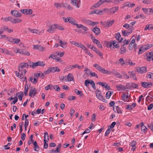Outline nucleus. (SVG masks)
I'll return each mask as SVG.
<instances>
[{
  "instance_id": "c03bdc74",
  "label": "nucleus",
  "mask_w": 153,
  "mask_h": 153,
  "mask_svg": "<svg viewBox=\"0 0 153 153\" xmlns=\"http://www.w3.org/2000/svg\"><path fill=\"white\" fill-rule=\"evenodd\" d=\"M49 140H46V139H44V143L43 147L44 148L46 149L48 148V144L47 142H48L49 141Z\"/></svg>"
},
{
  "instance_id": "6e6d98bb",
  "label": "nucleus",
  "mask_w": 153,
  "mask_h": 153,
  "mask_svg": "<svg viewBox=\"0 0 153 153\" xmlns=\"http://www.w3.org/2000/svg\"><path fill=\"white\" fill-rule=\"evenodd\" d=\"M51 72V67H50L47 70L44 72V74H49Z\"/></svg>"
},
{
  "instance_id": "393cba45",
  "label": "nucleus",
  "mask_w": 153,
  "mask_h": 153,
  "mask_svg": "<svg viewBox=\"0 0 153 153\" xmlns=\"http://www.w3.org/2000/svg\"><path fill=\"white\" fill-rule=\"evenodd\" d=\"M51 72L52 73H54L56 71L58 72L60 71L58 67H51Z\"/></svg>"
},
{
  "instance_id": "aec40b11",
  "label": "nucleus",
  "mask_w": 153,
  "mask_h": 153,
  "mask_svg": "<svg viewBox=\"0 0 153 153\" xmlns=\"http://www.w3.org/2000/svg\"><path fill=\"white\" fill-rule=\"evenodd\" d=\"M128 96L127 95L125 94H123L121 95L122 100L125 102H127L128 101Z\"/></svg>"
},
{
  "instance_id": "c9c22d12",
  "label": "nucleus",
  "mask_w": 153,
  "mask_h": 153,
  "mask_svg": "<svg viewBox=\"0 0 153 153\" xmlns=\"http://www.w3.org/2000/svg\"><path fill=\"white\" fill-rule=\"evenodd\" d=\"M102 4V3L101 0H100L97 3L94 4V5L93 6H92L91 8L92 7H98L101 5Z\"/></svg>"
},
{
  "instance_id": "dca6fc26",
  "label": "nucleus",
  "mask_w": 153,
  "mask_h": 153,
  "mask_svg": "<svg viewBox=\"0 0 153 153\" xmlns=\"http://www.w3.org/2000/svg\"><path fill=\"white\" fill-rule=\"evenodd\" d=\"M92 31L97 35H99L100 33V29L98 27H94Z\"/></svg>"
},
{
  "instance_id": "1a4fd4ad",
  "label": "nucleus",
  "mask_w": 153,
  "mask_h": 153,
  "mask_svg": "<svg viewBox=\"0 0 153 153\" xmlns=\"http://www.w3.org/2000/svg\"><path fill=\"white\" fill-rule=\"evenodd\" d=\"M114 22V20L109 21L108 20L106 22H105L104 23L103 25H105V27H108L111 26Z\"/></svg>"
},
{
  "instance_id": "603ef678",
  "label": "nucleus",
  "mask_w": 153,
  "mask_h": 153,
  "mask_svg": "<svg viewBox=\"0 0 153 153\" xmlns=\"http://www.w3.org/2000/svg\"><path fill=\"white\" fill-rule=\"evenodd\" d=\"M90 74L91 77H95L96 78H98V76L97 74L95 72H93L91 71L90 72Z\"/></svg>"
},
{
  "instance_id": "864d4df0",
  "label": "nucleus",
  "mask_w": 153,
  "mask_h": 153,
  "mask_svg": "<svg viewBox=\"0 0 153 153\" xmlns=\"http://www.w3.org/2000/svg\"><path fill=\"white\" fill-rule=\"evenodd\" d=\"M27 63H28V66H30L33 68H35V66H33L34 63L31 62H29Z\"/></svg>"
},
{
  "instance_id": "72a5a7b5",
  "label": "nucleus",
  "mask_w": 153,
  "mask_h": 153,
  "mask_svg": "<svg viewBox=\"0 0 153 153\" xmlns=\"http://www.w3.org/2000/svg\"><path fill=\"white\" fill-rule=\"evenodd\" d=\"M74 91L76 94L80 96H82L83 95V92L82 91H79L77 89H75L74 90Z\"/></svg>"
},
{
  "instance_id": "6ab92c4d",
  "label": "nucleus",
  "mask_w": 153,
  "mask_h": 153,
  "mask_svg": "<svg viewBox=\"0 0 153 153\" xmlns=\"http://www.w3.org/2000/svg\"><path fill=\"white\" fill-rule=\"evenodd\" d=\"M116 38L118 41L119 42H122V40L123 39L121 37V35L120 33H117L116 34Z\"/></svg>"
},
{
  "instance_id": "9b49d317",
  "label": "nucleus",
  "mask_w": 153,
  "mask_h": 153,
  "mask_svg": "<svg viewBox=\"0 0 153 153\" xmlns=\"http://www.w3.org/2000/svg\"><path fill=\"white\" fill-rule=\"evenodd\" d=\"M67 79H65V80L66 82H69L73 80L74 79V76L72 74L69 73L66 76Z\"/></svg>"
},
{
  "instance_id": "f704fd0d",
  "label": "nucleus",
  "mask_w": 153,
  "mask_h": 153,
  "mask_svg": "<svg viewBox=\"0 0 153 153\" xmlns=\"http://www.w3.org/2000/svg\"><path fill=\"white\" fill-rule=\"evenodd\" d=\"M153 29V25H146L144 29V30H152Z\"/></svg>"
},
{
  "instance_id": "bb28decb",
  "label": "nucleus",
  "mask_w": 153,
  "mask_h": 153,
  "mask_svg": "<svg viewBox=\"0 0 153 153\" xmlns=\"http://www.w3.org/2000/svg\"><path fill=\"white\" fill-rule=\"evenodd\" d=\"M35 76L36 77V78L37 77V79L38 78V77H39L40 78L43 79L44 77L45 76V75L44 74H43L42 73H37L36 74H34Z\"/></svg>"
},
{
  "instance_id": "c756f323",
  "label": "nucleus",
  "mask_w": 153,
  "mask_h": 153,
  "mask_svg": "<svg viewBox=\"0 0 153 153\" xmlns=\"http://www.w3.org/2000/svg\"><path fill=\"white\" fill-rule=\"evenodd\" d=\"M6 22L10 20L11 22L13 24H16L21 22L22 20H5Z\"/></svg>"
},
{
  "instance_id": "774afa93",
  "label": "nucleus",
  "mask_w": 153,
  "mask_h": 153,
  "mask_svg": "<svg viewBox=\"0 0 153 153\" xmlns=\"http://www.w3.org/2000/svg\"><path fill=\"white\" fill-rule=\"evenodd\" d=\"M153 108V104L152 103L149 105L148 106V110H151Z\"/></svg>"
},
{
  "instance_id": "de8ad7c7",
  "label": "nucleus",
  "mask_w": 153,
  "mask_h": 153,
  "mask_svg": "<svg viewBox=\"0 0 153 153\" xmlns=\"http://www.w3.org/2000/svg\"><path fill=\"white\" fill-rule=\"evenodd\" d=\"M53 85L51 84H50L49 85H48L47 86H46L45 87V89L46 90H48V89H50L51 90H52L53 89Z\"/></svg>"
},
{
  "instance_id": "4d7b16f0",
  "label": "nucleus",
  "mask_w": 153,
  "mask_h": 153,
  "mask_svg": "<svg viewBox=\"0 0 153 153\" xmlns=\"http://www.w3.org/2000/svg\"><path fill=\"white\" fill-rule=\"evenodd\" d=\"M73 42L74 43L73 44L75 45L76 46L80 47L81 46V45H82V44L80 43H79L76 42Z\"/></svg>"
},
{
  "instance_id": "b1692460",
  "label": "nucleus",
  "mask_w": 153,
  "mask_h": 153,
  "mask_svg": "<svg viewBox=\"0 0 153 153\" xmlns=\"http://www.w3.org/2000/svg\"><path fill=\"white\" fill-rule=\"evenodd\" d=\"M153 46L152 44H147L144 45V51L150 48Z\"/></svg>"
},
{
  "instance_id": "cd10ccee",
  "label": "nucleus",
  "mask_w": 153,
  "mask_h": 153,
  "mask_svg": "<svg viewBox=\"0 0 153 153\" xmlns=\"http://www.w3.org/2000/svg\"><path fill=\"white\" fill-rule=\"evenodd\" d=\"M118 10V7H113L110 9L111 14H114Z\"/></svg>"
},
{
  "instance_id": "79ce46f5",
  "label": "nucleus",
  "mask_w": 153,
  "mask_h": 153,
  "mask_svg": "<svg viewBox=\"0 0 153 153\" xmlns=\"http://www.w3.org/2000/svg\"><path fill=\"white\" fill-rule=\"evenodd\" d=\"M112 93H113V91L111 92L110 91H108L106 93L105 96L106 99H109L110 98Z\"/></svg>"
},
{
  "instance_id": "4c0bfd02",
  "label": "nucleus",
  "mask_w": 153,
  "mask_h": 153,
  "mask_svg": "<svg viewBox=\"0 0 153 153\" xmlns=\"http://www.w3.org/2000/svg\"><path fill=\"white\" fill-rule=\"evenodd\" d=\"M136 69L137 70V72L140 74L143 73V67H142L140 68L138 67Z\"/></svg>"
},
{
  "instance_id": "e2e57ef3",
  "label": "nucleus",
  "mask_w": 153,
  "mask_h": 153,
  "mask_svg": "<svg viewBox=\"0 0 153 153\" xmlns=\"http://www.w3.org/2000/svg\"><path fill=\"white\" fill-rule=\"evenodd\" d=\"M26 137V135L25 133H22L21 136V139H22V140H24L25 139Z\"/></svg>"
},
{
  "instance_id": "13d9d810",
  "label": "nucleus",
  "mask_w": 153,
  "mask_h": 153,
  "mask_svg": "<svg viewBox=\"0 0 153 153\" xmlns=\"http://www.w3.org/2000/svg\"><path fill=\"white\" fill-rule=\"evenodd\" d=\"M123 27L126 29L130 28L131 29L132 27L131 25H129L128 24L126 23L125 24Z\"/></svg>"
},
{
  "instance_id": "f3484780",
  "label": "nucleus",
  "mask_w": 153,
  "mask_h": 153,
  "mask_svg": "<svg viewBox=\"0 0 153 153\" xmlns=\"http://www.w3.org/2000/svg\"><path fill=\"white\" fill-rule=\"evenodd\" d=\"M33 149L35 151L38 152L39 150V147L37 144L36 141L33 142Z\"/></svg>"
},
{
  "instance_id": "8fccbe9b",
  "label": "nucleus",
  "mask_w": 153,
  "mask_h": 153,
  "mask_svg": "<svg viewBox=\"0 0 153 153\" xmlns=\"http://www.w3.org/2000/svg\"><path fill=\"white\" fill-rule=\"evenodd\" d=\"M56 28L58 30H64V28L62 27V26H60L59 25L57 24H56Z\"/></svg>"
},
{
  "instance_id": "f03ea898",
  "label": "nucleus",
  "mask_w": 153,
  "mask_h": 153,
  "mask_svg": "<svg viewBox=\"0 0 153 153\" xmlns=\"http://www.w3.org/2000/svg\"><path fill=\"white\" fill-rule=\"evenodd\" d=\"M64 22H65L67 23L68 22H69L70 23H71L72 24L76 25V27L77 28H82L83 29V30L84 31H86L88 30L87 27L83 26V25H81V24H78L77 23V22L75 20H64Z\"/></svg>"
},
{
  "instance_id": "4468645a",
  "label": "nucleus",
  "mask_w": 153,
  "mask_h": 153,
  "mask_svg": "<svg viewBox=\"0 0 153 153\" xmlns=\"http://www.w3.org/2000/svg\"><path fill=\"white\" fill-rule=\"evenodd\" d=\"M113 110L115 112H117L119 114L122 113V111L121 108L119 106H114L113 107Z\"/></svg>"
},
{
  "instance_id": "4be33fe9",
  "label": "nucleus",
  "mask_w": 153,
  "mask_h": 153,
  "mask_svg": "<svg viewBox=\"0 0 153 153\" xmlns=\"http://www.w3.org/2000/svg\"><path fill=\"white\" fill-rule=\"evenodd\" d=\"M152 86V84L150 82H144V88H148Z\"/></svg>"
},
{
  "instance_id": "473e14b6",
  "label": "nucleus",
  "mask_w": 153,
  "mask_h": 153,
  "mask_svg": "<svg viewBox=\"0 0 153 153\" xmlns=\"http://www.w3.org/2000/svg\"><path fill=\"white\" fill-rule=\"evenodd\" d=\"M100 72L104 74H110L111 73V72L110 71H108V70H105L103 68H102L101 71H100Z\"/></svg>"
},
{
  "instance_id": "49530a36",
  "label": "nucleus",
  "mask_w": 153,
  "mask_h": 153,
  "mask_svg": "<svg viewBox=\"0 0 153 153\" xmlns=\"http://www.w3.org/2000/svg\"><path fill=\"white\" fill-rule=\"evenodd\" d=\"M76 68V66H75V65H69L67 66L66 68V69L67 70V71L70 70L71 69Z\"/></svg>"
},
{
  "instance_id": "a878e982",
  "label": "nucleus",
  "mask_w": 153,
  "mask_h": 153,
  "mask_svg": "<svg viewBox=\"0 0 153 153\" xmlns=\"http://www.w3.org/2000/svg\"><path fill=\"white\" fill-rule=\"evenodd\" d=\"M19 53L20 54L27 56H29L30 55V53L27 51L25 50L21 49Z\"/></svg>"
},
{
  "instance_id": "37998d69",
  "label": "nucleus",
  "mask_w": 153,
  "mask_h": 153,
  "mask_svg": "<svg viewBox=\"0 0 153 153\" xmlns=\"http://www.w3.org/2000/svg\"><path fill=\"white\" fill-rule=\"evenodd\" d=\"M52 89H53L54 90H55L56 91L58 92L60 90V88L58 85H57L53 86Z\"/></svg>"
},
{
  "instance_id": "5fc2aeb1",
  "label": "nucleus",
  "mask_w": 153,
  "mask_h": 153,
  "mask_svg": "<svg viewBox=\"0 0 153 153\" xmlns=\"http://www.w3.org/2000/svg\"><path fill=\"white\" fill-rule=\"evenodd\" d=\"M90 14H97L98 15L100 13L99 12V10H92L91 11L90 13Z\"/></svg>"
},
{
  "instance_id": "338daca9",
  "label": "nucleus",
  "mask_w": 153,
  "mask_h": 153,
  "mask_svg": "<svg viewBox=\"0 0 153 153\" xmlns=\"http://www.w3.org/2000/svg\"><path fill=\"white\" fill-rule=\"evenodd\" d=\"M80 48L83 49L85 53H86V51L88 50L86 49V48L85 46L83 45H81V46L80 47Z\"/></svg>"
},
{
  "instance_id": "2eb2a0df",
  "label": "nucleus",
  "mask_w": 153,
  "mask_h": 153,
  "mask_svg": "<svg viewBox=\"0 0 153 153\" xmlns=\"http://www.w3.org/2000/svg\"><path fill=\"white\" fill-rule=\"evenodd\" d=\"M45 65V64H44L43 62L39 61L34 63L33 66H35V68L38 66L44 67Z\"/></svg>"
},
{
  "instance_id": "412c9836",
  "label": "nucleus",
  "mask_w": 153,
  "mask_h": 153,
  "mask_svg": "<svg viewBox=\"0 0 153 153\" xmlns=\"http://www.w3.org/2000/svg\"><path fill=\"white\" fill-rule=\"evenodd\" d=\"M96 95L97 98L100 100H102L104 102H105V99L103 97L101 94L97 93Z\"/></svg>"
},
{
  "instance_id": "c85d7f7f",
  "label": "nucleus",
  "mask_w": 153,
  "mask_h": 153,
  "mask_svg": "<svg viewBox=\"0 0 153 153\" xmlns=\"http://www.w3.org/2000/svg\"><path fill=\"white\" fill-rule=\"evenodd\" d=\"M62 7L66 8L68 10H72L73 7H71L70 5L68 4L67 3H63Z\"/></svg>"
},
{
  "instance_id": "5701e85b",
  "label": "nucleus",
  "mask_w": 153,
  "mask_h": 153,
  "mask_svg": "<svg viewBox=\"0 0 153 153\" xmlns=\"http://www.w3.org/2000/svg\"><path fill=\"white\" fill-rule=\"evenodd\" d=\"M128 73L130 74V78H132L134 80H136L137 78L135 75V72L133 71L131 72L129 71Z\"/></svg>"
},
{
  "instance_id": "ea45409f",
  "label": "nucleus",
  "mask_w": 153,
  "mask_h": 153,
  "mask_svg": "<svg viewBox=\"0 0 153 153\" xmlns=\"http://www.w3.org/2000/svg\"><path fill=\"white\" fill-rule=\"evenodd\" d=\"M59 43L60 44V46L64 48H65L66 47V45L67 43L63 42L61 40H60Z\"/></svg>"
},
{
  "instance_id": "2f4dec72",
  "label": "nucleus",
  "mask_w": 153,
  "mask_h": 153,
  "mask_svg": "<svg viewBox=\"0 0 153 153\" xmlns=\"http://www.w3.org/2000/svg\"><path fill=\"white\" fill-rule=\"evenodd\" d=\"M35 88L34 87H31L30 88L29 92V96L32 97L33 92H34Z\"/></svg>"
},
{
  "instance_id": "20e7f679",
  "label": "nucleus",
  "mask_w": 153,
  "mask_h": 153,
  "mask_svg": "<svg viewBox=\"0 0 153 153\" xmlns=\"http://www.w3.org/2000/svg\"><path fill=\"white\" fill-rule=\"evenodd\" d=\"M89 84H90L91 87L94 90H95L96 89L95 83L93 80L88 79L85 81V85L86 86H89Z\"/></svg>"
},
{
  "instance_id": "39448f33",
  "label": "nucleus",
  "mask_w": 153,
  "mask_h": 153,
  "mask_svg": "<svg viewBox=\"0 0 153 153\" xmlns=\"http://www.w3.org/2000/svg\"><path fill=\"white\" fill-rule=\"evenodd\" d=\"M126 87L127 89H131L132 88H138V85L137 84L130 82L126 83Z\"/></svg>"
},
{
  "instance_id": "0e129e2a",
  "label": "nucleus",
  "mask_w": 153,
  "mask_h": 153,
  "mask_svg": "<svg viewBox=\"0 0 153 153\" xmlns=\"http://www.w3.org/2000/svg\"><path fill=\"white\" fill-rule=\"evenodd\" d=\"M18 94L19 95V97H23L24 96V93L22 91H20L19 92H18L16 94V95H17Z\"/></svg>"
},
{
  "instance_id": "0eeeda50",
  "label": "nucleus",
  "mask_w": 153,
  "mask_h": 153,
  "mask_svg": "<svg viewBox=\"0 0 153 153\" xmlns=\"http://www.w3.org/2000/svg\"><path fill=\"white\" fill-rule=\"evenodd\" d=\"M11 14L15 17H19L22 16V14L16 10H12Z\"/></svg>"
},
{
  "instance_id": "3c124183",
  "label": "nucleus",
  "mask_w": 153,
  "mask_h": 153,
  "mask_svg": "<svg viewBox=\"0 0 153 153\" xmlns=\"http://www.w3.org/2000/svg\"><path fill=\"white\" fill-rule=\"evenodd\" d=\"M126 52V48H123V47H121L120 49V53L121 54H124Z\"/></svg>"
},
{
  "instance_id": "69168bd1",
  "label": "nucleus",
  "mask_w": 153,
  "mask_h": 153,
  "mask_svg": "<svg viewBox=\"0 0 153 153\" xmlns=\"http://www.w3.org/2000/svg\"><path fill=\"white\" fill-rule=\"evenodd\" d=\"M103 11L105 13L111 14L110 9L105 8L104 9Z\"/></svg>"
},
{
  "instance_id": "e433bc0d",
  "label": "nucleus",
  "mask_w": 153,
  "mask_h": 153,
  "mask_svg": "<svg viewBox=\"0 0 153 153\" xmlns=\"http://www.w3.org/2000/svg\"><path fill=\"white\" fill-rule=\"evenodd\" d=\"M29 31L32 33H39V31L37 29H32L30 28H28Z\"/></svg>"
},
{
  "instance_id": "f8f14e48",
  "label": "nucleus",
  "mask_w": 153,
  "mask_h": 153,
  "mask_svg": "<svg viewBox=\"0 0 153 153\" xmlns=\"http://www.w3.org/2000/svg\"><path fill=\"white\" fill-rule=\"evenodd\" d=\"M56 24H54L49 27V29L47 30V31L50 33H53L54 32L53 31L56 28Z\"/></svg>"
},
{
  "instance_id": "7c9ffc66",
  "label": "nucleus",
  "mask_w": 153,
  "mask_h": 153,
  "mask_svg": "<svg viewBox=\"0 0 153 153\" xmlns=\"http://www.w3.org/2000/svg\"><path fill=\"white\" fill-rule=\"evenodd\" d=\"M7 27L5 26H4L1 27L0 30V33L3 34L4 31H7Z\"/></svg>"
},
{
  "instance_id": "09e8293b",
  "label": "nucleus",
  "mask_w": 153,
  "mask_h": 153,
  "mask_svg": "<svg viewBox=\"0 0 153 153\" xmlns=\"http://www.w3.org/2000/svg\"><path fill=\"white\" fill-rule=\"evenodd\" d=\"M143 122H141L140 125H138L136 126L135 128H138L140 126L141 128V131L142 132H143Z\"/></svg>"
},
{
  "instance_id": "7ed1b4c3",
  "label": "nucleus",
  "mask_w": 153,
  "mask_h": 153,
  "mask_svg": "<svg viewBox=\"0 0 153 153\" xmlns=\"http://www.w3.org/2000/svg\"><path fill=\"white\" fill-rule=\"evenodd\" d=\"M28 63L26 62H22L20 64L19 66V71L20 72L21 71H24L25 74L26 73L27 71L26 70L23 69L25 68H28Z\"/></svg>"
},
{
  "instance_id": "680f3d73",
  "label": "nucleus",
  "mask_w": 153,
  "mask_h": 153,
  "mask_svg": "<svg viewBox=\"0 0 153 153\" xmlns=\"http://www.w3.org/2000/svg\"><path fill=\"white\" fill-rule=\"evenodd\" d=\"M131 3L129 2H127L123 4V8L124 7L127 6L128 7H130Z\"/></svg>"
},
{
  "instance_id": "6e6552de",
  "label": "nucleus",
  "mask_w": 153,
  "mask_h": 153,
  "mask_svg": "<svg viewBox=\"0 0 153 153\" xmlns=\"http://www.w3.org/2000/svg\"><path fill=\"white\" fill-rule=\"evenodd\" d=\"M146 59L147 61L152 60V59L153 58V52H149L146 53Z\"/></svg>"
},
{
  "instance_id": "a211bd4d",
  "label": "nucleus",
  "mask_w": 153,
  "mask_h": 153,
  "mask_svg": "<svg viewBox=\"0 0 153 153\" xmlns=\"http://www.w3.org/2000/svg\"><path fill=\"white\" fill-rule=\"evenodd\" d=\"M83 21L86 22V23H88V25L92 26L96 25L98 23L97 22H94L88 20H84Z\"/></svg>"
},
{
  "instance_id": "9d476101",
  "label": "nucleus",
  "mask_w": 153,
  "mask_h": 153,
  "mask_svg": "<svg viewBox=\"0 0 153 153\" xmlns=\"http://www.w3.org/2000/svg\"><path fill=\"white\" fill-rule=\"evenodd\" d=\"M126 86H125L124 85H117L116 86V88L117 89V90L120 91L121 90L123 91H125L126 90Z\"/></svg>"
},
{
  "instance_id": "f257e3e1",
  "label": "nucleus",
  "mask_w": 153,
  "mask_h": 153,
  "mask_svg": "<svg viewBox=\"0 0 153 153\" xmlns=\"http://www.w3.org/2000/svg\"><path fill=\"white\" fill-rule=\"evenodd\" d=\"M105 45L107 47H109L111 50L113 49L114 47L116 48H118L120 47L118 42L115 40H111L107 42L105 44Z\"/></svg>"
},
{
  "instance_id": "bf43d9fd",
  "label": "nucleus",
  "mask_w": 153,
  "mask_h": 153,
  "mask_svg": "<svg viewBox=\"0 0 153 153\" xmlns=\"http://www.w3.org/2000/svg\"><path fill=\"white\" fill-rule=\"evenodd\" d=\"M20 40L19 39L14 38L13 44H18L20 42Z\"/></svg>"
},
{
  "instance_id": "a18cd8bd",
  "label": "nucleus",
  "mask_w": 153,
  "mask_h": 153,
  "mask_svg": "<svg viewBox=\"0 0 153 153\" xmlns=\"http://www.w3.org/2000/svg\"><path fill=\"white\" fill-rule=\"evenodd\" d=\"M125 60L124 59L122 58L120 59L119 60L118 63L119 64H120L122 66H123L125 65Z\"/></svg>"
},
{
  "instance_id": "a19ab883",
  "label": "nucleus",
  "mask_w": 153,
  "mask_h": 153,
  "mask_svg": "<svg viewBox=\"0 0 153 153\" xmlns=\"http://www.w3.org/2000/svg\"><path fill=\"white\" fill-rule=\"evenodd\" d=\"M28 88L27 85H25L24 87V94L26 96L27 95V92L28 91Z\"/></svg>"
},
{
  "instance_id": "ddd939ff",
  "label": "nucleus",
  "mask_w": 153,
  "mask_h": 153,
  "mask_svg": "<svg viewBox=\"0 0 153 153\" xmlns=\"http://www.w3.org/2000/svg\"><path fill=\"white\" fill-rule=\"evenodd\" d=\"M144 12L147 14H152L153 13V8L147 9L144 8Z\"/></svg>"
},
{
  "instance_id": "052dcab7",
  "label": "nucleus",
  "mask_w": 153,
  "mask_h": 153,
  "mask_svg": "<svg viewBox=\"0 0 153 153\" xmlns=\"http://www.w3.org/2000/svg\"><path fill=\"white\" fill-rule=\"evenodd\" d=\"M97 84H98L102 86L103 87L105 88V84H106V83L105 82H98L97 83Z\"/></svg>"
},
{
  "instance_id": "423d86ee",
  "label": "nucleus",
  "mask_w": 153,
  "mask_h": 153,
  "mask_svg": "<svg viewBox=\"0 0 153 153\" xmlns=\"http://www.w3.org/2000/svg\"><path fill=\"white\" fill-rule=\"evenodd\" d=\"M20 11L22 14L26 15L32 14L33 12L32 10L30 9H21Z\"/></svg>"
},
{
  "instance_id": "58836bf2",
  "label": "nucleus",
  "mask_w": 153,
  "mask_h": 153,
  "mask_svg": "<svg viewBox=\"0 0 153 153\" xmlns=\"http://www.w3.org/2000/svg\"><path fill=\"white\" fill-rule=\"evenodd\" d=\"M94 67H95L100 72L101 71L102 67H101L97 64H95L93 65Z\"/></svg>"
}]
</instances>
